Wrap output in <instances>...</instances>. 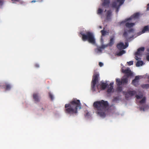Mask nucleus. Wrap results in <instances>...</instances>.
Returning a JSON list of instances; mask_svg holds the SVG:
<instances>
[{"label": "nucleus", "instance_id": "1", "mask_svg": "<svg viewBox=\"0 0 149 149\" xmlns=\"http://www.w3.org/2000/svg\"><path fill=\"white\" fill-rule=\"evenodd\" d=\"M64 111L70 115L76 114L78 111L81 109L80 101L76 98H73L70 102L65 105Z\"/></svg>", "mask_w": 149, "mask_h": 149}, {"label": "nucleus", "instance_id": "2", "mask_svg": "<svg viewBox=\"0 0 149 149\" xmlns=\"http://www.w3.org/2000/svg\"><path fill=\"white\" fill-rule=\"evenodd\" d=\"M94 109L96 113L100 117L104 118L106 116V112L109 107L108 101L102 100L94 102L93 104Z\"/></svg>", "mask_w": 149, "mask_h": 149}, {"label": "nucleus", "instance_id": "3", "mask_svg": "<svg viewBox=\"0 0 149 149\" xmlns=\"http://www.w3.org/2000/svg\"><path fill=\"white\" fill-rule=\"evenodd\" d=\"M80 34L82 36V39L83 41H87L89 43L93 45L95 44L96 40L94 34L92 32L87 31L84 33L81 32Z\"/></svg>", "mask_w": 149, "mask_h": 149}, {"label": "nucleus", "instance_id": "4", "mask_svg": "<svg viewBox=\"0 0 149 149\" xmlns=\"http://www.w3.org/2000/svg\"><path fill=\"white\" fill-rule=\"evenodd\" d=\"M99 78V73L97 72H95L93 76L91 82V88L93 91H95L96 85L98 81Z\"/></svg>", "mask_w": 149, "mask_h": 149}, {"label": "nucleus", "instance_id": "5", "mask_svg": "<svg viewBox=\"0 0 149 149\" xmlns=\"http://www.w3.org/2000/svg\"><path fill=\"white\" fill-rule=\"evenodd\" d=\"M125 0H116V1L113 2L112 6L116 8V12L118 13L120 6L124 3Z\"/></svg>", "mask_w": 149, "mask_h": 149}, {"label": "nucleus", "instance_id": "6", "mask_svg": "<svg viewBox=\"0 0 149 149\" xmlns=\"http://www.w3.org/2000/svg\"><path fill=\"white\" fill-rule=\"evenodd\" d=\"M145 50V48L142 47L139 48L135 54V58L136 60H141V58L138 57L139 56H141L142 55V52H144Z\"/></svg>", "mask_w": 149, "mask_h": 149}, {"label": "nucleus", "instance_id": "7", "mask_svg": "<svg viewBox=\"0 0 149 149\" xmlns=\"http://www.w3.org/2000/svg\"><path fill=\"white\" fill-rule=\"evenodd\" d=\"M139 16V14L138 13H134L133 15L131 17L126 19L125 20V21H122L121 22V24H123V23H125L126 22L131 20L133 18H138Z\"/></svg>", "mask_w": 149, "mask_h": 149}, {"label": "nucleus", "instance_id": "8", "mask_svg": "<svg viewBox=\"0 0 149 149\" xmlns=\"http://www.w3.org/2000/svg\"><path fill=\"white\" fill-rule=\"evenodd\" d=\"M134 31V30L132 29H129L127 31H125L124 33L123 36L126 38H131L133 37V36L132 35L131 37H129L128 35L131 33H133Z\"/></svg>", "mask_w": 149, "mask_h": 149}, {"label": "nucleus", "instance_id": "9", "mask_svg": "<svg viewBox=\"0 0 149 149\" xmlns=\"http://www.w3.org/2000/svg\"><path fill=\"white\" fill-rule=\"evenodd\" d=\"M121 71L123 73L127 74V77L132 75V73L129 68H128L125 70L122 69Z\"/></svg>", "mask_w": 149, "mask_h": 149}, {"label": "nucleus", "instance_id": "10", "mask_svg": "<svg viewBox=\"0 0 149 149\" xmlns=\"http://www.w3.org/2000/svg\"><path fill=\"white\" fill-rule=\"evenodd\" d=\"M128 46V44L126 43L125 45H124L123 42H120L118 43L117 45V48L119 50H121L125 49Z\"/></svg>", "mask_w": 149, "mask_h": 149}, {"label": "nucleus", "instance_id": "11", "mask_svg": "<svg viewBox=\"0 0 149 149\" xmlns=\"http://www.w3.org/2000/svg\"><path fill=\"white\" fill-rule=\"evenodd\" d=\"M102 6L104 7L105 8H107L109 7V4L110 3V0H102Z\"/></svg>", "mask_w": 149, "mask_h": 149}, {"label": "nucleus", "instance_id": "12", "mask_svg": "<svg viewBox=\"0 0 149 149\" xmlns=\"http://www.w3.org/2000/svg\"><path fill=\"white\" fill-rule=\"evenodd\" d=\"M33 97L35 103H36L40 102V98L38 93H33Z\"/></svg>", "mask_w": 149, "mask_h": 149}, {"label": "nucleus", "instance_id": "13", "mask_svg": "<svg viewBox=\"0 0 149 149\" xmlns=\"http://www.w3.org/2000/svg\"><path fill=\"white\" fill-rule=\"evenodd\" d=\"M139 76H136L135 77L134 79L132 81V83L136 87L137 86L139 85Z\"/></svg>", "mask_w": 149, "mask_h": 149}, {"label": "nucleus", "instance_id": "14", "mask_svg": "<svg viewBox=\"0 0 149 149\" xmlns=\"http://www.w3.org/2000/svg\"><path fill=\"white\" fill-rule=\"evenodd\" d=\"M136 94V92L134 91H128L125 94V97L126 98H128V95H129L130 96H132Z\"/></svg>", "mask_w": 149, "mask_h": 149}, {"label": "nucleus", "instance_id": "15", "mask_svg": "<svg viewBox=\"0 0 149 149\" xmlns=\"http://www.w3.org/2000/svg\"><path fill=\"white\" fill-rule=\"evenodd\" d=\"M112 12L111 10H109L107 12L106 19L109 21L111 19V17L112 15Z\"/></svg>", "mask_w": 149, "mask_h": 149}, {"label": "nucleus", "instance_id": "16", "mask_svg": "<svg viewBox=\"0 0 149 149\" xmlns=\"http://www.w3.org/2000/svg\"><path fill=\"white\" fill-rule=\"evenodd\" d=\"M101 88L102 89L104 90L108 86V84L107 83H104L103 82H101L100 84Z\"/></svg>", "mask_w": 149, "mask_h": 149}, {"label": "nucleus", "instance_id": "17", "mask_svg": "<svg viewBox=\"0 0 149 149\" xmlns=\"http://www.w3.org/2000/svg\"><path fill=\"white\" fill-rule=\"evenodd\" d=\"M113 82H111L109 84L110 86L108 87V89L107 91V92L108 93H111L112 92V90L113 89Z\"/></svg>", "mask_w": 149, "mask_h": 149}, {"label": "nucleus", "instance_id": "18", "mask_svg": "<svg viewBox=\"0 0 149 149\" xmlns=\"http://www.w3.org/2000/svg\"><path fill=\"white\" fill-rule=\"evenodd\" d=\"M148 26H145L141 32H140V34H141L142 33H145L146 31H148Z\"/></svg>", "mask_w": 149, "mask_h": 149}, {"label": "nucleus", "instance_id": "19", "mask_svg": "<svg viewBox=\"0 0 149 149\" xmlns=\"http://www.w3.org/2000/svg\"><path fill=\"white\" fill-rule=\"evenodd\" d=\"M135 24L134 23H129V22H126L125 23V25L127 27L131 28L133 27Z\"/></svg>", "mask_w": 149, "mask_h": 149}, {"label": "nucleus", "instance_id": "20", "mask_svg": "<svg viewBox=\"0 0 149 149\" xmlns=\"http://www.w3.org/2000/svg\"><path fill=\"white\" fill-rule=\"evenodd\" d=\"M4 88H5L6 90H9L10 89L11 86L9 84H6L4 86Z\"/></svg>", "mask_w": 149, "mask_h": 149}, {"label": "nucleus", "instance_id": "21", "mask_svg": "<svg viewBox=\"0 0 149 149\" xmlns=\"http://www.w3.org/2000/svg\"><path fill=\"white\" fill-rule=\"evenodd\" d=\"M116 84L118 86H120L122 84V80H121L119 79H116Z\"/></svg>", "mask_w": 149, "mask_h": 149}, {"label": "nucleus", "instance_id": "22", "mask_svg": "<svg viewBox=\"0 0 149 149\" xmlns=\"http://www.w3.org/2000/svg\"><path fill=\"white\" fill-rule=\"evenodd\" d=\"M114 40V39L113 38H111L110 42L108 44V45L109 46H111L113 44Z\"/></svg>", "mask_w": 149, "mask_h": 149}, {"label": "nucleus", "instance_id": "23", "mask_svg": "<svg viewBox=\"0 0 149 149\" xmlns=\"http://www.w3.org/2000/svg\"><path fill=\"white\" fill-rule=\"evenodd\" d=\"M143 63L142 61H137L136 64V66L137 67H139L140 65H143Z\"/></svg>", "mask_w": 149, "mask_h": 149}, {"label": "nucleus", "instance_id": "24", "mask_svg": "<svg viewBox=\"0 0 149 149\" xmlns=\"http://www.w3.org/2000/svg\"><path fill=\"white\" fill-rule=\"evenodd\" d=\"M122 84H126L128 82L127 78H123L121 79Z\"/></svg>", "mask_w": 149, "mask_h": 149}, {"label": "nucleus", "instance_id": "25", "mask_svg": "<svg viewBox=\"0 0 149 149\" xmlns=\"http://www.w3.org/2000/svg\"><path fill=\"white\" fill-rule=\"evenodd\" d=\"M125 50H122L117 54V55L118 56H120L122 55L123 54H125Z\"/></svg>", "mask_w": 149, "mask_h": 149}, {"label": "nucleus", "instance_id": "26", "mask_svg": "<svg viewBox=\"0 0 149 149\" xmlns=\"http://www.w3.org/2000/svg\"><path fill=\"white\" fill-rule=\"evenodd\" d=\"M146 100V97H144L142 98V100L139 102V103L141 104L144 103L145 102Z\"/></svg>", "mask_w": 149, "mask_h": 149}, {"label": "nucleus", "instance_id": "27", "mask_svg": "<svg viewBox=\"0 0 149 149\" xmlns=\"http://www.w3.org/2000/svg\"><path fill=\"white\" fill-rule=\"evenodd\" d=\"M122 90V88L121 86H118L116 88V91L118 92H121Z\"/></svg>", "mask_w": 149, "mask_h": 149}, {"label": "nucleus", "instance_id": "28", "mask_svg": "<svg viewBox=\"0 0 149 149\" xmlns=\"http://www.w3.org/2000/svg\"><path fill=\"white\" fill-rule=\"evenodd\" d=\"M103 12V10L100 8H98L97 10V14L98 15L101 14Z\"/></svg>", "mask_w": 149, "mask_h": 149}, {"label": "nucleus", "instance_id": "29", "mask_svg": "<svg viewBox=\"0 0 149 149\" xmlns=\"http://www.w3.org/2000/svg\"><path fill=\"white\" fill-rule=\"evenodd\" d=\"M142 87L143 88H149V84H145L142 85Z\"/></svg>", "mask_w": 149, "mask_h": 149}, {"label": "nucleus", "instance_id": "30", "mask_svg": "<svg viewBox=\"0 0 149 149\" xmlns=\"http://www.w3.org/2000/svg\"><path fill=\"white\" fill-rule=\"evenodd\" d=\"M100 32L101 33L102 36H105L106 33V31L104 30H101Z\"/></svg>", "mask_w": 149, "mask_h": 149}, {"label": "nucleus", "instance_id": "31", "mask_svg": "<svg viewBox=\"0 0 149 149\" xmlns=\"http://www.w3.org/2000/svg\"><path fill=\"white\" fill-rule=\"evenodd\" d=\"M49 97L52 100H53L54 99V97L53 95L50 93H49Z\"/></svg>", "mask_w": 149, "mask_h": 149}, {"label": "nucleus", "instance_id": "32", "mask_svg": "<svg viewBox=\"0 0 149 149\" xmlns=\"http://www.w3.org/2000/svg\"><path fill=\"white\" fill-rule=\"evenodd\" d=\"M136 98L137 99H141L143 97V96L142 95H136Z\"/></svg>", "mask_w": 149, "mask_h": 149}, {"label": "nucleus", "instance_id": "33", "mask_svg": "<svg viewBox=\"0 0 149 149\" xmlns=\"http://www.w3.org/2000/svg\"><path fill=\"white\" fill-rule=\"evenodd\" d=\"M127 63L128 65H131L133 64V61H130L129 62H127Z\"/></svg>", "mask_w": 149, "mask_h": 149}, {"label": "nucleus", "instance_id": "34", "mask_svg": "<svg viewBox=\"0 0 149 149\" xmlns=\"http://www.w3.org/2000/svg\"><path fill=\"white\" fill-rule=\"evenodd\" d=\"M4 3V1L3 0H0V6L3 5Z\"/></svg>", "mask_w": 149, "mask_h": 149}, {"label": "nucleus", "instance_id": "35", "mask_svg": "<svg viewBox=\"0 0 149 149\" xmlns=\"http://www.w3.org/2000/svg\"><path fill=\"white\" fill-rule=\"evenodd\" d=\"M35 66L36 68H38L39 67V65L38 63H36L35 64Z\"/></svg>", "mask_w": 149, "mask_h": 149}, {"label": "nucleus", "instance_id": "36", "mask_svg": "<svg viewBox=\"0 0 149 149\" xmlns=\"http://www.w3.org/2000/svg\"><path fill=\"white\" fill-rule=\"evenodd\" d=\"M99 65L100 67H102L103 65V64L102 63L100 62L99 63Z\"/></svg>", "mask_w": 149, "mask_h": 149}, {"label": "nucleus", "instance_id": "37", "mask_svg": "<svg viewBox=\"0 0 149 149\" xmlns=\"http://www.w3.org/2000/svg\"><path fill=\"white\" fill-rule=\"evenodd\" d=\"M141 110H143V111H145V108L143 107H141L140 108Z\"/></svg>", "mask_w": 149, "mask_h": 149}, {"label": "nucleus", "instance_id": "38", "mask_svg": "<svg viewBox=\"0 0 149 149\" xmlns=\"http://www.w3.org/2000/svg\"><path fill=\"white\" fill-rule=\"evenodd\" d=\"M97 50H98V51H99L100 52H101L102 51V50H101V49L100 48V47H99L97 49Z\"/></svg>", "mask_w": 149, "mask_h": 149}, {"label": "nucleus", "instance_id": "39", "mask_svg": "<svg viewBox=\"0 0 149 149\" xmlns=\"http://www.w3.org/2000/svg\"><path fill=\"white\" fill-rule=\"evenodd\" d=\"M146 10L147 11L149 10V3L147 4Z\"/></svg>", "mask_w": 149, "mask_h": 149}, {"label": "nucleus", "instance_id": "40", "mask_svg": "<svg viewBox=\"0 0 149 149\" xmlns=\"http://www.w3.org/2000/svg\"><path fill=\"white\" fill-rule=\"evenodd\" d=\"M100 48L101 49H104L105 48V46H104V45H102L101 47H100Z\"/></svg>", "mask_w": 149, "mask_h": 149}, {"label": "nucleus", "instance_id": "41", "mask_svg": "<svg viewBox=\"0 0 149 149\" xmlns=\"http://www.w3.org/2000/svg\"><path fill=\"white\" fill-rule=\"evenodd\" d=\"M146 59L148 61H149V55L147 56Z\"/></svg>", "mask_w": 149, "mask_h": 149}, {"label": "nucleus", "instance_id": "42", "mask_svg": "<svg viewBox=\"0 0 149 149\" xmlns=\"http://www.w3.org/2000/svg\"><path fill=\"white\" fill-rule=\"evenodd\" d=\"M12 1L13 2L19 1V0H12Z\"/></svg>", "mask_w": 149, "mask_h": 149}, {"label": "nucleus", "instance_id": "43", "mask_svg": "<svg viewBox=\"0 0 149 149\" xmlns=\"http://www.w3.org/2000/svg\"><path fill=\"white\" fill-rule=\"evenodd\" d=\"M41 109H42V110L43 111H44L45 110V108L44 109V108H41Z\"/></svg>", "mask_w": 149, "mask_h": 149}, {"label": "nucleus", "instance_id": "44", "mask_svg": "<svg viewBox=\"0 0 149 149\" xmlns=\"http://www.w3.org/2000/svg\"><path fill=\"white\" fill-rule=\"evenodd\" d=\"M99 28L100 29H102V26H99Z\"/></svg>", "mask_w": 149, "mask_h": 149}, {"label": "nucleus", "instance_id": "45", "mask_svg": "<svg viewBox=\"0 0 149 149\" xmlns=\"http://www.w3.org/2000/svg\"><path fill=\"white\" fill-rule=\"evenodd\" d=\"M36 1H35V0H33V1H32L31 2H36Z\"/></svg>", "mask_w": 149, "mask_h": 149}, {"label": "nucleus", "instance_id": "46", "mask_svg": "<svg viewBox=\"0 0 149 149\" xmlns=\"http://www.w3.org/2000/svg\"><path fill=\"white\" fill-rule=\"evenodd\" d=\"M89 114V113L88 112V113H86V115L87 116Z\"/></svg>", "mask_w": 149, "mask_h": 149}, {"label": "nucleus", "instance_id": "47", "mask_svg": "<svg viewBox=\"0 0 149 149\" xmlns=\"http://www.w3.org/2000/svg\"><path fill=\"white\" fill-rule=\"evenodd\" d=\"M147 51L149 52V48H148L147 49Z\"/></svg>", "mask_w": 149, "mask_h": 149}, {"label": "nucleus", "instance_id": "48", "mask_svg": "<svg viewBox=\"0 0 149 149\" xmlns=\"http://www.w3.org/2000/svg\"><path fill=\"white\" fill-rule=\"evenodd\" d=\"M106 11H107V10L106 9H105V11H104V12H106Z\"/></svg>", "mask_w": 149, "mask_h": 149}, {"label": "nucleus", "instance_id": "49", "mask_svg": "<svg viewBox=\"0 0 149 149\" xmlns=\"http://www.w3.org/2000/svg\"><path fill=\"white\" fill-rule=\"evenodd\" d=\"M148 31H149V28H148Z\"/></svg>", "mask_w": 149, "mask_h": 149}]
</instances>
